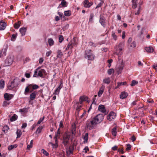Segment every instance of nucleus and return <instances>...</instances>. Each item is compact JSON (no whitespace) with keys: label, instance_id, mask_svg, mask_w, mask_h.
<instances>
[{"label":"nucleus","instance_id":"obj_1","mask_svg":"<svg viewBox=\"0 0 157 157\" xmlns=\"http://www.w3.org/2000/svg\"><path fill=\"white\" fill-rule=\"evenodd\" d=\"M104 117L103 114H99L95 117L90 119L86 122V126L89 130L92 129L96 125L100 123L104 119Z\"/></svg>","mask_w":157,"mask_h":157},{"label":"nucleus","instance_id":"obj_2","mask_svg":"<svg viewBox=\"0 0 157 157\" xmlns=\"http://www.w3.org/2000/svg\"><path fill=\"white\" fill-rule=\"evenodd\" d=\"M85 57L88 60H92L94 59V55L91 52L90 50H87L86 51Z\"/></svg>","mask_w":157,"mask_h":157},{"label":"nucleus","instance_id":"obj_3","mask_svg":"<svg viewBox=\"0 0 157 157\" xmlns=\"http://www.w3.org/2000/svg\"><path fill=\"white\" fill-rule=\"evenodd\" d=\"M122 53V49L120 45H118L115 48L114 52V54L117 55L118 56L119 61L121 60L120 58V56L121 55Z\"/></svg>","mask_w":157,"mask_h":157},{"label":"nucleus","instance_id":"obj_4","mask_svg":"<svg viewBox=\"0 0 157 157\" xmlns=\"http://www.w3.org/2000/svg\"><path fill=\"white\" fill-rule=\"evenodd\" d=\"M46 73L45 70L44 69H41L38 71L37 73H34L33 75L34 77H37L39 76L42 77L44 75H45Z\"/></svg>","mask_w":157,"mask_h":157},{"label":"nucleus","instance_id":"obj_5","mask_svg":"<svg viewBox=\"0 0 157 157\" xmlns=\"http://www.w3.org/2000/svg\"><path fill=\"white\" fill-rule=\"evenodd\" d=\"M119 63H121V65L118 66L117 69V72L118 74H119L121 73L122 70L123 69L124 65L122 60H120L118 61Z\"/></svg>","mask_w":157,"mask_h":157},{"label":"nucleus","instance_id":"obj_6","mask_svg":"<svg viewBox=\"0 0 157 157\" xmlns=\"http://www.w3.org/2000/svg\"><path fill=\"white\" fill-rule=\"evenodd\" d=\"M74 149V146L73 145L70 146L66 150V153L68 156H70L72 154Z\"/></svg>","mask_w":157,"mask_h":157},{"label":"nucleus","instance_id":"obj_7","mask_svg":"<svg viewBox=\"0 0 157 157\" xmlns=\"http://www.w3.org/2000/svg\"><path fill=\"white\" fill-rule=\"evenodd\" d=\"M116 113L113 111L111 112L108 115L107 119L110 121H111L116 118Z\"/></svg>","mask_w":157,"mask_h":157},{"label":"nucleus","instance_id":"obj_8","mask_svg":"<svg viewBox=\"0 0 157 157\" xmlns=\"http://www.w3.org/2000/svg\"><path fill=\"white\" fill-rule=\"evenodd\" d=\"M13 61V59L11 57H8L6 59L5 61V65L8 66L11 65Z\"/></svg>","mask_w":157,"mask_h":157},{"label":"nucleus","instance_id":"obj_9","mask_svg":"<svg viewBox=\"0 0 157 157\" xmlns=\"http://www.w3.org/2000/svg\"><path fill=\"white\" fill-rule=\"evenodd\" d=\"M63 86V83L61 82H60V85L58 86L57 88L55 90L54 92L53 93V94L57 95L59 94L60 89L62 88Z\"/></svg>","mask_w":157,"mask_h":157},{"label":"nucleus","instance_id":"obj_10","mask_svg":"<svg viewBox=\"0 0 157 157\" xmlns=\"http://www.w3.org/2000/svg\"><path fill=\"white\" fill-rule=\"evenodd\" d=\"M70 136L66 135L64 136L63 137V143L65 145H66L68 144Z\"/></svg>","mask_w":157,"mask_h":157},{"label":"nucleus","instance_id":"obj_11","mask_svg":"<svg viewBox=\"0 0 157 157\" xmlns=\"http://www.w3.org/2000/svg\"><path fill=\"white\" fill-rule=\"evenodd\" d=\"M13 95L12 94H9L7 93L5 94L4 98L6 100L9 101L13 97Z\"/></svg>","mask_w":157,"mask_h":157},{"label":"nucleus","instance_id":"obj_12","mask_svg":"<svg viewBox=\"0 0 157 157\" xmlns=\"http://www.w3.org/2000/svg\"><path fill=\"white\" fill-rule=\"evenodd\" d=\"M83 4L85 7L87 8L90 7L93 4L92 2H89L88 0H86L84 1Z\"/></svg>","mask_w":157,"mask_h":157},{"label":"nucleus","instance_id":"obj_13","mask_svg":"<svg viewBox=\"0 0 157 157\" xmlns=\"http://www.w3.org/2000/svg\"><path fill=\"white\" fill-rule=\"evenodd\" d=\"M99 22L103 27L105 26V20L103 16L100 15Z\"/></svg>","mask_w":157,"mask_h":157},{"label":"nucleus","instance_id":"obj_14","mask_svg":"<svg viewBox=\"0 0 157 157\" xmlns=\"http://www.w3.org/2000/svg\"><path fill=\"white\" fill-rule=\"evenodd\" d=\"M26 28L25 27H22L20 29L19 31L21 34V36H24L26 32Z\"/></svg>","mask_w":157,"mask_h":157},{"label":"nucleus","instance_id":"obj_15","mask_svg":"<svg viewBox=\"0 0 157 157\" xmlns=\"http://www.w3.org/2000/svg\"><path fill=\"white\" fill-rule=\"evenodd\" d=\"M105 88V86L104 85H102L98 93V95L99 97H100L103 94Z\"/></svg>","mask_w":157,"mask_h":157},{"label":"nucleus","instance_id":"obj_16","mask_svg":"<svg viewBox=\"0 0 157 157\" xmlns=\"http://www.w3.org/2000/svg\"><path fill=\"white\" fill-rule=\"evenodd\" d=\"M98 109L99 111L104 113L106 111V110L104 106L103 105H100L98 106Z\"/></svg>","mask_w":157,"mask_h":157},{"label":"nucleus","instance_id":"obj_17","mask_svg":"<svg viewBox=\"0 0 157 157\" xmlns=\"http://www.w3.org/2000/svg\"><path fill=\"white\" fill-rule=\"evenodd\" d=\"M6 24L2 21L0 22V30H3L6 28Z\"/></svg>","mask_w":157,"mask_h":157},{"label":"nucleus","instance_id":"obj_18","mask_svg":"<svg viewBox=\"0 0 157 157\" xmlns=\"http://www.w3.org/2000/svg\"><path fill=\"white\" fill-rule=\"evenodd\" d=\"M128 96V94L125 92H122L120 95V98L122 99L126 98Z\"/></svg>","mask_w":157,"mask_h":157},{"label":"nucleus","instance_id":"obj_19","mask_svg":"<svg viewBox=\"0 0 157 157\" xmlns=\"http://www.w3.org/2000/svg\"><path fill=\"white\" fill-rule=\"evenodd\" d=\"M87 98L86 96H82L80 97L79 99V101L80 104H81L83 101H87Z\"/></svg>","mask_w":157,"mask_h":157},{"label":"nucleus","instance_id":"obj_20","mask_svg":"<svg viewBox=\"0 0 157 157\" xmlns=\"http://www.w3.org/2000/svg\"><path fill=\"white\" fill-rule=\"evenodd\" d=\"M132 7L133 9L136 8L137 6V0H132Z\"/></svg>","mask_w":157,"mask_h":157},{"label":"nucleus","instance_id":"obj_21","mask_svg":"<svg viewBox=\"0 0 157 157\" xmlns=\"http://www.w3.org/2000/svg\"><path fill=\"white\" fill-rule=\"evenodd\" d=\"M145 50L148 52L151 53L153 51V49L152 47H146L145 48Z\"/></svg>","mask_w":157,"mask_h":157},{"label":"nucleus","instance_id":"obj_22","mask_svg":"<svg viewBox=\"0 0 157 157\" xmlns=\"http://www.w3.org/2000/svg\"><path fill=\"white\" fill-rule=\"evenodd\" d=\"M48 42L50 46H52L54 44V41L52 38H50L48 39Z\"/></svg>","mask_w":157,"mask_h":157},{"label":"nucleus","instance_id":"obj_23","mask_svg":"<svg viewBox=\"0 0 157 157\" xmlns=\"http://www.w3.org/2000/svg\"><path fill=\"white\" fill-rule=\"evenodd\" d=\"M28 111V109L27 108H24L19 109V112L23 114L26 113Z\"/></svg>","mask_w":157,"mask_h":157},{"label":"nucleus","instance_id":"obj_24","mask_svg":"<svg viewBox=\"0 0 157 157\" xmlns=\"http://www.w3.org/2000/svg\"><path fill=\"white\" fill-rule=\"evenodd\" d=\"M15 86L14 81L11 82L10 85H8V88L10 90H11Z\"/></svg>","mask_w":157,"mask_h":157},{"label":"nucleus","instance_id":"obj_25","mask_svg":"<svg viewBox=\"0 0 157 157\" xmlns=\"http://www.w3.org/2000/svg\"><path fill=\"white\" fill-rule=\"evenodd\" d=\"M9 129V128L8 126L6 125H5L3 128L2 131L4 133H6L7 132Z\"/></svg>","mask_w":157,"mask_h":157},{"label":"nucleus","instance_id":"obj_26","mask_svg":"<svg viewBox=\"0 0 157 157\" xmlns=\"http://www.w3.org/2000/svg\"><path fill=\"white\" fill-rule=\"evenodd\" d=\"M17 115L15 114H14L10 118V121L11 122L17 120Z\"/></svg>","mask_w":157,"mask_h":157},{"label":"nucleus","instance_id":"obj_27","mask_svg":"<svg viewBox=\"0 0 157 157\" xmlns=\"http://www.w3.org/2000/svg\"><path fill=\"white\" fill-rule=\"evenodd\" d=\"M6 49H3L0 52V58L2 56H5L6 55Z\"/></svg>","mask_w":157,"mask_h":157},{"label":"nucleus","instance_id":"obj_28","mask_svg":"<svg viewBox=\"0 0 157 157\" xmlns=\"http://www.w3.org/2000/svg\"><path fill=\"white\" fill-rule=\"evenodd\" d=\"M36 94L35 92H34L31 94L30 96V99L31 100H34L36 97Z\"/></svg>","mask_w":157,"mask_h":157},{"label":"nucleus","instance_id":"obj_29","mask_svg":"<svg viewBox=\"0 0 157 157\" xmlns=\"http://www.w3.org/2000/svg\"><path fill=\"white\" fill-rule=\"evenodd\" d=\"M5 82L4 81L1 79L0 80V89H3L4 87Z\"/></svg>","mask_w":157,"mask_h":157},{"label":"nucleus","instance_id":"obj_30","mask_svg":"<svg viewBox=\"0 0 157 157\" xmlns=\"http://www.w3.org/2000/svg\"><path fill=\"white\" fill-rule=\"evenodd\" d=\"M63 55V53L60 50H58L57 51V57L58 58H61Z\"/></svg>","mask_w":157,"mask_h":157},{"label":"nucleus","instance_id":"obj_31","mask_svg":"<svg viewBox=\"0 0 157 157\" xmlns=\"http://www.w3.org/2000/svg\"><path fill=\"white\" fill-rule=\"evenodd\" d=\"M88 138V133H86L84 135L83 139L84 140V143H86L87 142V140Z\"/></svg>","mask_w":157,"mask_h":157},{"label":"nucleus","instance_id":"obj_32","mask_svg":"<svg viewBox=\"0 0 157 157\" xmlns=\"http://www.w3.org/2000/svg\"><path fill=\"white\" fill-rule=\"evenodd\" d=\"M21 24V22L20 21H18L14 25V28L16 29H18L19 27Z\"/></svg>","mask_w":157,"mask_h":157},{"label":"nucleus","instance_id":"obj_33","mask_svg":"<svg viewBox=\"0 0 157 157\" xmlns=\"http://www.w3.org/2000/svg\"><path fill=\"white\" fill-rule=\"evenodd\" d=\"M103 82L105 83L109 84L110 82V78L109 77L105 78L103 80Z\"/></svg>","mask_w":157,"mask_h":157},{"label":"nucleus","instance_id":"obj_34","mask_svg":"<svg viewBox=\"0 0 157 157\" xmlns=\"http://www.w3.org/2000/svg\"><path fill=\"white\" fill-rule=\"evenodd\" d=\"M17 147L16 144H13L10 145L8 147V149L9 150H11L14 148H16Z\"/></svg>","mask_w":157,"mask_h":157},{"label":"nucleus","instance_id":"obj_35","mask_svg":"<svg viewBox=\"0 0 157 157\" xmlns=\"http://www.w3.org/2000/svg\"><path fill=\"white\" fill-rule=\"evenodd\" d=\"M112 135L114 136H116V134L117 133V128H116L114 127L112 129Z\"/></svg>","mask_w":157,"mask_h":157},{"label":"nucleus","instance_id":"obj_36","mask_svg":"<svg viewBox=\"0 0 157 157\" xmlns=\"http://www.w3.org/2000/svg\"><path fill=\"white\" fill-rule=\"evenodd\" d=\"M17 33L12 35L11 38V40L13 41H14L17 36Z\"/></svg>","mask_w":157,"mask_h":157},{"label":"nucleus","instance_id":"obj_37","mask_svg":"<svg viewBox=\"0 0 157 157\" xmlns=\"http://www.w3.org/2000/svg\"><path fill=\"white\" fill-rule=\"evenodd\" d=\"M74 47V46H73V45L72 44L71 41H70V42L68 45L67 46L66 48V50H68L69 49H71L72 48H73V47Z\"/></svg>","mask_w":157,"mask_h":157},{"label":"nucleus","instance_id":"obj_38","mask_svg":"<svg viewBox=\"0 0 157 157\" xmlns=\"http://www.w3.org/2000/svg\"><path fill=\"white\" fill-rule=\"evenodd\" d=\"M112 36L114 40H117V36L113 32H112Z\"/></svg>","mask_w":157,"mask_h":157},{"label":"nucleus","instance_id":"obj_39","mask_svg":"<svg viewBox=\"0 0 157 157\" xmlns=\"http://www.w3.org/2000/svg\"><path fill=\"white\" fill-rule=\"evenodd\" d=\"M61 5L62 7H65L67 6V2L64 0H63L61 2V4L60 5V6H61Z\"/></svg>","mask_w":157,"mask_h":157},{"label":"nucleus","instance_id":"obj_40","mask_svg":"<svg viewBox=\"0 0 157 157\" xmlns=\"http://www.w3.org/2000/svg\"><path fill=\"white\" fill-rule=\"evenodd\" d=\"M114 72V70L113 69L111 68L109 69L107 71V73L108 75H110L112 73H113Z\"/></svg>","mask_w":157,"mask_h":157},{"label":"nucleus","instance_id":"obj_41","mask_svg":"<svg viewBox=\"0 0 157 157\" xmlns=\"http://www.w3.org/2000/svg\"><path fill=\"white\" fill-rule=\"evenodd\" d=\"M64 14L66 16H70L71 14L70 10H66L64 12Z\"/></svg>","mask_w":157,"mask_h":157},{"label":"nucleus","instance_id":"obj_42","mask_svg":"<svg viewBox=\"0 0 157 157\" xmlns=\"http://www.w3.org/2000/svg\"><path fill=\"white\" fill-rule=\"evenodd\" d=\"M71 41L74 47L76 46L77 45V43L75 41V38H74L73 40H71Z\"/></svg>","mask_w":157,"mask_h":157},{"label":"nucleus","instance_id":"obj_43","mask_svg":"<svg viewBox=\"0 0 157 157\" xmlns=\"http://www.w3.org/2000/svg\"><path fill=\"white\" fill-rule=\"evenodd\" d=\"M136 44L135 42H133L132 43L130 44V47L131 48H134L136 47Z\"/></svg>","mask_w":157,"mask_h":157},{"label":"nucleus","instance_id":"obj_44","mask_svg":"<svg viewBox=\"0 0 157 157\" xmlns=\"http://www.w3.org/2000/svg\"><path fill=\"white\" fill-rule=\"evenodd\" d=\"M16 134L17 135V138H19L20 137L21 135V131L17 130V132Z\"/></svg>","mask_w":157,"mask_h":157},{"label":"nucleus","instance_id":"obj_45","mask_svg":"<svg viewBox=\"0 0 157 157\" xmlns=\"http://www.w3.org/2000/svg\"><path fill=\"white\" fill-rule=\"evenodd\" d=\"M138 83V82L135 80H132V83L130 84V86H135L136 84Z\"/></svg>","mask_w":157,"mask_h":157},{"label":"nucleus","instance_id":"obj_46","mask_svg":"<svg viewBox=\"0 0 157 157\" xmlns=\"http://www.w3.org/2000/svg\"><path fill=\"white\" fill-rule=\"evenodd\" d=\"M43 128V127L42 126L39 127L37 129L36 131V132L38 133H39L41 132V131Z\"/></svg>","mask_w":157,"mask_h":157},{"label":"nucleus","instance_id":"obj_47","mask_svg":"<svg viewBox=\"0 0 157 157\" xmlns=\"http://www.w3.org/2000/svg\"><path fill=\"white\" fill-rule=\"evenodd\" d=\"M127 83L126 82H121L118 83L117 86H119L121 85H126Z\"/></svg>","mask_w":157,"mask_h":157},{"label":"nucleus","instance_id":"obj_48","mask_svg":"<svg viewBox=\"0 0 157 157\" xmlns=\"http://www.w3.org/2000/svg\"><path fill=\"white\" fill-rule=\"evenodd\" d=\"M82 107V105L80 104H78L77 108H76V111L77 112H79L80 111V109Z\"/></svg>","mask_w":157,"mask_h":157},{"label":"nucleus","instance_id":"obj_49","mask_svg":"<svg viewBox=\"0 0 157 157\" xmlns=\"http://www.w3.org/2000/svg\"><path fill=\"white\" fill-rule=\"evenodd\" d=\"M59 41L60 43H61L63 40V37L62 35H60L59 36Z\"/></svg>","mask_w":157,"mask_h":157},{"label":"nucleus","instance_id":"obj_50","mask_svg":"<svg viewBox=\"0 0 157 157\" xmlns=\"http://www.w3.org/2000/svg\"><path fill=\"white\" fill-rule=\"evenodd\" d=\"M10 104V102L6 101H4L3 104V106L4 107H6L9 105Z\"/></svg>","mask_w":157,"mask_h":157},{"label":"nucleus","instance_id":"obj_51","mask_svg":"<svg viewBox=\"0 0 157 157\" xmlns=\"http://www.w3.org/2000/svg\"><path fill=\"white\" fill-rule=\"evenodd\" d=\"M103 4V2L102 1H100L96 7V9L98 8L101 6Z\"/></svg>","mask_w":157,"mask_h":157},{"label":"nucleus","instance_id":"obj_52","mask_svg":"<svg viewBox=\"0 0 157 157\" xmlns=\"http://www.w3.org/2000/svg\"><path fill=\"white\" fill-rule=\"evenodd\" d=\"M44 118V117L43 116V117L40 118L39 120L38 121L37 124H40L42 122Z\"/></svg>","mask_w":157,"mask_h":157},{"label":"nucleus","instance_id":"obj_53","mask_svg":"<svg viewBox=\"0 0 157 157\" xmlns=\"http://www.w3.org/2000/svg\"><path fill=\"white\" fill-rule=\"evenodd\" d=\"M43 153L46 156H48L49 155L48 153L45 150L43 149L41 150Z\"/></svg>","mask_w":157,"mask_h":157},{"label":"nucleus","instance_id":"obj_54","mask_svg":"<svg viewBox=\"0 0 157 157\" xmlns=\"http://www.w3.org/2000/svg\"><path fill=\"white\" fill-rule=\"evenodd\" d=\"M89 45L90 46H91L93 47H96L97 46V45L94 43L92 42H89Z\"/></svg>","mask_w":157,"mask_h":157},{"label":"nucleus","instance_id":"obj_55","mask_svg":"<svg viewBox=\"0 0 157 157\" xmlns=\"http://www.w3.org/2000/svg\"><path fill=\"white\" fill-rule=\"evenodd\" d=\"M131 145L129 144H127V147L126 148V150L127 151H128L130 150L131 148Z\"/></svg>","mask_w":157,"mask_h":157},{"label":"nucleus","instance_id":"obj_56","mask_svg":"<svg viewBox=\"0 0 157 157\" xmlns=\"http://www.w3.org/2000/svg\"><path fill=\"white\" fill-rule=\"evenodd\" d=\"M59 130V128L57 132L56 133L55 136V138H58L59 134L60 133Z\"/></svg>","mask_w":157,"mask_h":157},{"label":"nucleus","instance_id":"obj_57","mask_svg":"<svg viewBox=\"0 0 157 157\" xmlns=\"http://www.w3.org/2000/svg\"><path fill=\"white\" fill-rule=\"evenodd\" d=\"M52 53V52L51 51H48L46 52V55L47 57H48Z\"/></svg>","mask_w":157,"mask_h":157},{"label":"nucleus","instance_id":"obj_58","mask_svg":"<svg viewBox=\"0 0 157 157\" xmlns=\"http://www.w3.org/2000/svg\"><path fill=\"white\" fill-rule=\"evenodd\" d=\"M39 88V86L36 84L33 85L32 86V88L33 89H36Z\"/></svg>","mask_w":157,"mask_h":157},{"label":"nucleus","instance_id":"obj_59","mask_svg":"<svg viewBox=\"0 0 157 157\" xmlns=\"http://www.w3.org/2000/svg\"><path fill=\"white\" fill-rule=\"evenodd\" d=\"M94 16V14H91L90 16V18L89 19V21H92L93 18Z\"/></svg>","mask_w":157,"mask_h":157},{"label":"nucleus","instance_id":"obj_60","mask_svg":"<svg viewBox=\"0 0 157 157\" xmlns=\"http://www.w3.org/2000/svg\"><path fill=\"white\" fill-rule=\"evenodd\" d=\"M44 61V59L43 58H40L39 60V63L40 64H41L43 63Z\"/></svg>","mask_w":157,"mask_h":157},{"label":"nucleus","instance_id":"obj_61","mask_svg":"<svg viewBox=\"0 0 157 157\" xmlns=\"http://www.w3.org/2000/svg\"><path fill=\"white\" fill-rule=\"evenodd\" d=\"M122 39H124L125 38V32L124 31H123L122 32Z\"/></svg>","mask_w":157,"mask_h":157},{"label":"nucleus","instance_id":"obj_62","mask_svg":"<svg viewBox=\"0 0 157 157\" xmlns=\"http://www.w3.org/2000/svg\"><path fill=\"white\" fill-rule=\"evenodd\" d=\"M118 151L120 152L121 154H123L124 153V152L123 151V149L122 148H119L118 149Z\"/></svg>","mask_w":157,"mask_h":157},{"label":"nucleus","instance_id":"obj_63","mask_svg":"<svg viewBox=\"0 0 157 157\" xmlns=\"http://www.w3.org/2000/svg\"><path fill=\"white\" fill-rule=\"evenodd\" d=\"M25 76L27 78H29L30 76V75L29 73H26L25 74Z\"/></svg>","mask_w":157,"mask_h":157},{"label":"nucleus","instance_id":"obj_64","mask_svg":"<svg viewBox=\"0 0 157 157\" xmlns=\"http://www.w3.org/2000/svg\"><path fill=\"white\" fill-rule=\"evenodd\" d=\"M138 65L139 67L142 66H143V64L141 63V62L140 61H139L138 62Z\"/></svg>","mask_w":157,"mask_h":157}]
</instances>
